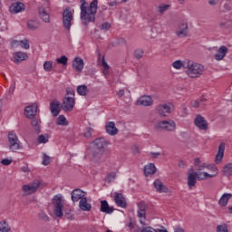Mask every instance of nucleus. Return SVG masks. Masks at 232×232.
I'll use <instances>...</instances> for the list:
<instances>
[{
  "label": "nucleus",
  "instance_id": "1",
  "mask_svg": "<svg viewBox=\"0 0 232 232\" xmlns=\"http://www.w3.org/2000/svg\"><path fill=\"white\" fill-rule=\"evenodd\" d=\"M99 0H93L90 5L86 0H81V20L82 24L88 26L90 23H95V14H97V5Z\"/></svg>",
  "mask_w": 232,
  "mask_h": 232
},
{
  "label": "nucleus",
  "instance_id": "2",
  "mask_svg": "<svg viewBox=\"0 0 232 232\" xmlns=\"http://www.w3.org/2000/svg\"><path fill=\"white\" fill-rule=\"evenodd\" d=\"M183 66L185 70H187V75L190 79H198V77H200V75H202L206 70L204 65L190 60L185 61Z\"/></svg>",
  "mask_w": 232,
  "mask_h": 232
},
{
  "label": "nucleus",
  "instance_id": "3",
  "mask_svg": "<svg viewBox=\"0 0 232 232\" xmlns=\"http://www.w3.org/2000/svg\"><path fill=\"white\" fill-rule=\"evenodd\" d=\"M157 131H175L177 123L173 120L161 121L154 126Z\"/></svg>",
  "mask_w": 232,
  "mask_h": 232
},
{
  "label": "nucleus",
  "instance_id": "4",
  "mask_svg": "<svg viewBox=\"0 0 232 232\" xmlns=\"http://www.w3.org/2000/svg\"><path fill=\"white\" fill-rule=\"evenodd\" d=\"M175 110V106L173 103H160L158 105L156 111L160 117H168V115L171 114V112Z\"/></svg>",
  "mask_w": 232,
  "mask_h": 232
},
{
  "label": "nucleus",
  "instance_id": "5",
  "mask_svg": "<svg viewBox=\"0 0 232 232\" xmlns=\"http://www.w3.org/2000/svg\"><path fill=\"white\" fill-rule=\"evenodd\" d=\"M53 203L54 206V214L56 217H63V208H64V204L63 203V198L61 195H56L53 198Z\"/></svg>",
  "mask_w": 232,
  "mask_h": 232
},
{
  "label": "nucleus",
  "instance_id": "6",
  "mask_svg": "<svg viewBox=\"0 0 232 232\" xmlns=\"http://www.w3.org/2000/svg\"><path fill=\"white\" fill-rule=\"evenodd\" d=\"M75 106V98L72 96H64L61 105L63 111H72Z\"/></svg>",
  "mask_w": 232,
  "mask_h": 232
},
{
  "label": "nucleus",
  "instance_id": "7",
  "mask_svg": "<svg viewBox=\"0 0 232 232\" xmlns=\"http://www.w3.org/2000/svg\"><path fill=\"white\" fill-rule=\"evenodd\" d=\"M87 151L91 160H93V162H99V160H101L102 158V153H104L103 150L95 149V147L92 146L88 148Z\"/></svg>",
  "mask_w": 232,
  "mask_h": 232
},
{
  "label": "nucleus",
  "instance_id": "8",
  "mask_svg": "<svg viewBox=\"0 0 232 232\" xmlns=\"http://www.w3.org/2000/svg\"><path fill=\"white\" fill-rule=\"evenodd\" d=\"M73 19V15L72 14V11L70 9H65L63 14V24L65 30L70 31L72 28V20Z\"/></svg>",
  "mask_w": 232,
  "mask_h": 232
},
{
  "label": "nucleus",
  "instance_id": "9",
  "mask_svg": "<svg viewBox=\"0 0 232 232\" xmlns=\"http://www.w3.org/2000/svg\"><path fill=\"white\" fill-rule=\"evenodd\" d=\"M39 186H41V181H39V179H35L33 183H31L29 185H24L23 190L27 195H33V193H35V191H37V189H39Z\"/></svg>",
  "mask_w": 232,
  "mask_h": 232
},
{
  "label": "nucleus",
  "instance_id": "10",
  "mask_svg": "<svg viewBox=\"0 0 232 232\" xmlns=\"http://www.w3.org/2000/svg\"><path fill=\"white\" fill-rule=\"evenodd\" d=\"M8 139L10 143L9 148L12 150V151H17V150H20L21 145L19 144V139L17 138V135L10 132L8 134Z\"/></svg>",
  "mask_w": 232,
  "mask_h": 232
},
{
  "label": "nucleus",
  "instance_id": "11",
  "mask_svg": "<svg viewBox=\"0 0 232 232\" xmlns=\"http://www.w3.org/2000/svg\"><path fill=\"white\" fill-rule=\"evenodd\" d=\"M146 209H148V205L146 202L140 201L138 203V217L140 219V224L144 225V220H146Z\"/></svg>",
  "mask_w": 232,
  "mask_h": 232
},
{
  "label": "nucleus",
  "instance_id": "12",
  "mask_svg": "<svg viewBox=\"0 0 232 232\" xmlns=\"http://www.w3.org/2000/svg\"><path fill=\"white\" fill-rule=\"evenodd\" d=\"M194 124L199 130H208V121L206 118L202 117L200 114H198L194 120Z\"/></svg>",
  "mask_w": 232,
  "mask_h": 232
},
{
  "label": "nucleus",
  "instance_id": "13",
  "mask_svg": "<svg viewBox=\"0 0 232 232\" xmlns=\"http://www.w3.org/2000/svg\"><path fill=\"white\" fill-rule=\"evenodd\" d=\"M197 184V172L193 169H189L188 172V186L189 189H193Z\"/></svg>",
  "mask_w": 232,
  "mask_h": 232
},
{
  "label": "nucleus",
  "instance_id": "14",
  "mask_svg": "<svg viewBox=\"0 0 232 232\" xmlns=\"http://www.w3.org/2000/svg\"><path fill=\"white\" fill-rule=\"evenodd\" d=\"M176 34L178 37H188L189 34V28L188 26V23L179 24Z\"/></svg>",
  "mask_w": 232,
  "mask_h": 232
},
{
  "label": "nucleus",
  "instance_id": "15",
  "mask_svg": "<svg viewBox=\"0 0 232 232\" xmlns=\"http://www.w3.org/2000/svg\"><path fill=\"white\" fill-rule=\"evenodd\" d=\"M26 59H28V54L19 51L13 54L12 61L14 62L15 64H19V63H23V61H26Z\"/></svg>",
  "mask_w": 232,
  "mask_h": 232
},
{
  "label": "nucleus",
  "instance_id": "16",
  "mask_svg": "<svg viewBox=\"0 0 232 232\" xmlns=\"http://www.w3.org/2000/svg\"><path fill=\"white\" fill-rule=\"evenodd\" d=\"M224 151H226V143L222 142L218 147V150L215 158L216 164H222V160H224Z\"/></svg>",
  "mask_w": 232,
  "mask_h": 232
},
{
  "label": "nucleus",
  "instance_id": "17",
  "mask_svg": "<svg viewBox=\"0 0 232 232\" xmlns=\"http://www.w3.org/2000/svg\"><path fill=\"white\" fill-rule=\"evenodd\" d=\"M72 68L75 70V72H78L81 73L82 70L84 69V60L81 57H76L72 61Z\"/></svg>",
  "mask_w": 232,
  "mask_h": 232
},
{
  "label": "nucleus",
  "instance_id": "18",
  "mask_svg": "<svg viewBox=\"0 0 232 232\" xmlns=\"http://www.w3.org/2000/svg\"><path fill=\"white\" fill-rule=\"evenodd\" d=\"M105 130L108 135H111V137H115L117 133H119V129L115 127V122L109 121L105 124Z\"/></svg>",
  "mask_w": 232,
  "mask_h": 232
},
{
  "label": "nucleus",
  "instance_id": "19",
  "mask_svg": "<svg viewBox=\"0 0 232 232\" xmlns=\"http://www.w3.org/2000/svg\"><path fill=\"white\" fill-rule=\"evenodd\" d=\"M24 4L21 2H16L10 5L9 11L11 14H19L21 12H24Z\"/></svg>",
  "mask_w": 232,
  "mask_h": 232
},
{
  "label": "nucleus",
  "instance_id": "20",
  "mask_svg": "<svg viewBox=\"0 0 232 232\" xmlns=\"http://www.w3.org/2000/svg\"><path fill=\"white\" fill-rule=\"evenodd\" d=\"M61 102L54 100L50 103V110L51 113L53 115V117H57L59 113H61Z\"/></svg>",
  "mask_w": 232,
  "mask_h": 232
},
{
  "label": "nucleus",
  "instance_id": "21",
  "mask_svg": "<svg viewBox=\"0 0 232 232\" xmlns=\"http://www.w3.org/2000/svg\"><path fill=\"white\" fill-rule=\"evenodd\" d=\"M138 106H153V99L151 96H141L138 101H137Z\"/></svg>",
  "mask_w": 232,
  "mask_h": 232
},
{
  "label": "nucleus",
  "instance_id": "22",
  "mask_svg": "<svg viewBox=\"0 0 232 232\" xmlns=\"http://www.w3.org/2000/svg\"><path fill=\"white\" fill-rule=\"evenodd\" d=\"M71 195L72 202H79V200L85 198L84 191H82L81 188H75L72 191Z\"/></svg>",
  "mask_w": 232,
  "mask_h": 232
},
{
  "label": "nucleus",
  "instance_id": "23",
  "mask_svg": "<svg viewBox=\"0 0 232 232\" xmlns=\"http://www.w3.org/2000/svg\"><path fill=\"white\" fill-rule=\"evenodd\" d=\"M24 111L25 117H27V119H32L33 117H35V115H37V105L35 103H33L32 105L27 106Z\"/></svg>",
  "mask_w": 232,
  "mask_h": 232
},
{
  "label": "nucleus",
  "instance_id": "24",
  "mask_svg": "<svg viewBox=\"0 0 232 232\" xmlns=\"http://www.w3.org/2000/svg\"><path fill=\"white\" fill-rule=\"evenodd\" d=\"M91 147L100 150L101 151H104V148L106 147V140H104V138H98L93 140Z\"/></svg>",
  "mask_w": 232,
  "mask_h": 232
},
{
  "label": "nucleus",
  "instance_id": "25",
  "mask_svg": "<svg viewBox=\"0 0 232 232\" xmlns=\"http://www.w3.org/2000/svg\"><path fill=\"white\" fill-rule=\"evenodd\" d=\"M114 201L119 208H127L128 206V203L126 202V198L121 193L115 194Z\"/></svg>",
  "mask_w": 232,
  "mask_h": 232
},
{
  "label": "nucleus",
  "instance_id": "26",
  "mask_svg": "<svg viewBox=\"0 0 232 232\" xmlns=\"http://www.w3.org/2000/svg\"><path fill=\"white\" fill-rule=\"evenodd\" d=\"M154 188L158 193H168V191H169V188H168V187H166V185H164L160 179H156L154 181Z\"/></svg>",
  "mask_w": 232,
  "mask_h": 232
},
{
  "label": "nucleus",
  "instance_id": "27",
  "mask_svg": "<svg viewBox=\"0 0 232 232\" xmlns=\"http://www.w3.org/2000/svg\"><path fill=\"white\" fill-rule=\"evenodd\" d=\"M227 54V47H226L225 45H222L219 47L218 53L215 54L214 59H216V61H222V59H224V57H226Z\"/></svg>",
  "mask_w": 232,
  "mask_h": 232
},
{
  "label": "nucleus",
  "instance_id": "28",
  "mask_svg": "<svg viewBox=\"0 0 232 232\" xmlns=\"http://www.w3.org/2000/svg\"><path fill=\"white\" fill-rule=\"evenodd\" d=\"M100 211H102V213H106L107 215H111V213H113V208L110 207L108 201L102 200L101 202Z\"/></svg>",
  "mask_w": 232,
  "mask_h": 232
},
{
  "label": "nucleus",
  "instance_id": "29",
  "mask_svg": "<svg viewBox=\"0 0 232 232\" xmlns=\"http://www.w3.org/2000/svg\"><path fill=\"white\" fill-rule=\"evenodd\" d=\"M79 208L82 211H92V204L88 203V198H82L79 202Z\"/></svg>",
  "mask_w": 232,
  "mask_h": 232
},
{
  "label": "nucleus",
  "instance_id": "30",
  "mask_svg": "<svg viewBox=\"0 0 232 232\" xmlns=\"http://www.w3.org/2000/svg\"><path fill=\"white\" fill-rule=\"evenodd\" d=\"M157 173V168L155 164L150 163L144 167V175L145 177H149V175H155Z\"/></svg>",
  "mask_w": 232,
  "mask_h": 232
},
{
  "label": "nucleus",
  "instance_id": "31",
  "mask_svg": "<svg viewBox=\"0 0 232 232\" xmlns=\"http://www.w3.org/2000/svg\"><path fill=\"white\" fill-rule=\"evenodd\" d=\"M231 198V193H224L218 200L219 206H221L222 208H226V205L227 204V202H229Z\"/></svg>",
  "mask_w": 232,
  "mask_h": 232
},
{
  "label": "nucleus",
  "instance_id": "32",
  "mask_svg": "<svg viewBox=\"0 0 232 232\" xmlns=\"http://www.w3.org/2000/svg\"><path fill=\"white\" fill-rule=\"evenodd\" d=\"M39 15L42 21H44V23H50V14H48V11H46V8L40 7Z\"/></svg>",
  "mask_w": 232,
  "mask_h": 232
},
{
  "label": "nucleus",
  "instance_id": "33",
  "mask_svg": "<svg viewBox=\"0 0 232 232\" xmlns=\"http://www.w3.org/2000/svg\"><path fill=\"white\" fill-rule=\"evenodd\" d=\"M215 175H210L208 172H197V177L196 179L198 180H206V179H213Z\"/></svg>",
  "mask_w": 232,
  "mask_h": 232
},
{
  "label": "nucleus",
  "instance_id": "34",
  "mask_svg": "<svg viewBox=\"0 0 232 232\" xmlns=\"http://www.w3.org/2000/svg\"><path fill=\"white\" fill-rule=\"evenodd\" d=\"M223 174L225 177H231L232 175V163H227L223 167Z\"/></svg>",
  "mask_w": 232,
  "mask_h": 232
},
{
  "label": "nucleus",
  "instance_id": "35",
  "mask_svg": "<svg viewBox=\"0 0 232 232\" xmlns=\"http://www.w3.org/2000/svg\"><path fill=\"white\" fill-rule=\"evenodd\" d=\"M77 92L79 93V95H82V97L88 95V86L86 85L78 86Z\"/></svg>",
  "mask_w": 232,
  "mask_h": 232
},
{
  "label": "nucleus",
  "instance_id": "36",
  "mask_svg": "<svg viewBox=\"0 0 232 232\" xmlns=\"http://www.w3.org/2000/svg\"><path fill=\"white\" fill-rule=\"evenodd\" d=\"M102 66L103 67V71H102L103 75H105V77L110 75V65H108V63H106V60H104V57H102Z\"/></svg>",
  "mask_w": 232,
  "mask_h": 232
},
{
  "label": "nucleus",
  "instance_id": "37",
  "mask_svg": "<svg viewBox=\"0 0 232 232\" xmlns=\"http://www.w3.org/2000/svg\"><path fill=\"white\" fill-rule=\"evenodd\" d=\"M11 229L10 225L5 220L0 222V232H10Z\"/></svg>",
  "mask_w": 232,
  "mask_h": 232
},
{
  "label": "nucleus",
  "instance_id": "38",
  "mask_svg": "<svg viewBox=\"0 0 232 232\" xmlns=\"http://www.w3.org/2000/svg\"><path fill=\"white\" fill-rule=\"evenodd\" d=\"M27 28H29V30H37V28H39V22L36 20H29L27 22Z\"/></svg>",
  "mask_w": 232,
  "mask_h": 232
},
{
  "label": "nucleus",
  "instance_id": "39",
  "mask_svg": "<svg viewBox=\"0 0 232 232\" xmlns=\"http://www.w3.org/2000/svg\"><path fill=\"white\" fill-rule=\"evenodd\" d=\"M56 124H58V126H68V121H66L64 115H60L56 120Z\"/></svg>",
  "mask_w": 232,
  "mask_h": 232
},
{
  "label": "nucleus",
  "instance_id": "40",
  "mask_svg": "<svg viewBox=\"0 0 232 232\" xmlns=\"http://www.w3.org/2000/svg\"><path fill=\"white\" fill-rule=\"evenodd\" d=\"M31 124L33 127H34L35 133L39 135V133H41V126L39 125V120H32Z\"/></svg>",
  "mask_w": 232,
  "mask_h": 232
},
{
  "label": "nucleus",
  "instance_id": "41",
  "mask_svg": "<svg viewBox=\"0 0 232 232\" xmlns=\"http://www.w3.org/2000/svg\"><path fill=\"white\" fill-rule=\"evenodd\" d=\"M207 169H209V171H212L214 173V174H210V175H215V177H217L218 175V169L217 168V165H215V164L207 165Z\"/></svg>",
  "mask_w": 232,
  "mask_h": 232
},
{
  "label": "nucleus",
  "instance_id": "42",
  "mask_svg": "<svg viewBox=\"0 0 232 232\" xmlns=\"http://www.w3.org/2000/svg\"><path fill=\"white\" fill-rule=\"evenodd\" d=\"M52 162V157L48 156L46 153H43V161L44 166H48Z\"/></svg>",
  "mask_w": 232,
  "mask_h": 232
},
{
  "label": "nucleus",
  "instance_id": "43",
  "mask_svg": "<svg viewBox=\"0 0 232 232\" xmlns=\"http://www.w3.org/2000/svg\"><path fill=\"white\" fill-rule=\"evenodd\" d=\"M93 133V130L91 127H88L84 130L83 137L85 139H92V134Z\"/></svg>",
  "mask_w": 232,
  "mask_h": 232
},
{
  "label": "nucleus",
  "instance_id": "44",
  "mask_svg": "<svg viewBox=\"0 0 232 232\" xmlns=\"http://www.w3.org/2000/svg\"><path fill=\"white\" fill-rule=\"evenodd\" d=\"M56 63H58V64L66 66V64H68V57H66V55H63L62 57L56 59Z\"/></svg>",
  "mask_w": 232,
  "mask_h": 232
},
{
  "label": "nucleus",
  "instance_id": "45",
  "mask_svg": "<svg viewBox=\"0 0 232 232\" xmlns=\"http://www.w3.org/2000/svg\"><path fill=\"white\" fill-rule=\"evenodd\" d=\"M53 66V63L52 61H46L44 63V70L46 72H52V68Z\"/></svg>",
  "mask_w": 232,
  "mask_h": 232
},
{
  "label": "nucleus",
  "instance_id": "46",
  "mask_svg": "<svg viewBox=\"0 0 232 232\" xmlns=\"http://www.w3.org/2000/svg\"><path fill=\"white\" fill-rule=\"evenodd\" d=\"M168 8H169V5L161 4L158 7L159 14H164V12H167Z\"/></svg>",
  "mask_w": 232,
  "mask_h": 232
},
{
  "label": "nucleus",
  "instance_id": "47",
  "mask_svg": "<svg viewBox=\"0 0 232 232\" xmlns=\"http://www.w3.org/2000/svg\"><path fill=\"white\" fill-rule=\"evenodd\" d=\"M115 179H117V173L115 172H111L105 179V180L110 183V182H113V180H115Z\"/></svg>",
  "mask_w": 232,
  "mask_h": 232
},
{
  "label": "nucleus",
  "instance_id": "48",
  "mask_svg": "<svg viewBox=\"0 0 232 232\" xmlns=\"http://www.w3.org/2000/svg\"><path fill=\"white\" fill-rule=\"evenodd\" d=\"M110 28H111V24H110L109 22H104L100 26V30H102L103 32H108Z\"/></svg>",
  "mask_w": 232,
  "mask_h": 232
},
{
  "label": "nucleus",
  "instance_id": "49",
  "mask_svg": "<svg viewBox=\"0 0 232 232\" xmlns=\"http://www.w3.org/2000/svg\"><path fill=\"white\" fill-rule=\"evenodd\" d=\"M172 66L175 70H180V68H184V63L180 60H178L173 62Z\"/></svg>",
  "mask_w": 232,
  "mask_h": 232
},
{
  "label": "nucleus",
  "instance_id": "50",
  "mask_svg": "<svg viewBox=\"0 0 232 232\" xmlns=\"http://www.w3.org/2000/svg\"><path fill=\"white\" fill-rule=\"evenodd\" d=\"M21 47L24 48V50H30V42H28L27 39L21 40Z\"/></svg>",
  "mask_w": 232,
  "mask_h": 232
},
{
  "label": "nucleus",
  "instance_id": "51",
  "mask_svg": "<svg viewBox=\"0 0 232 232\" xmlns=\"http://www.w3.org/2000/svg\"><path fill=\"white\" fill-rule=\"evenodd\" d=\"M231 23L227 20H223L219 23V28H229Z\"/></svg>",
  "mask_w": 232,
  "mask_h": 232
},
{
  "label": "nucleus",
  "instance_id": "52",
  "mask_svg": "<svg viewBox=\"0 0 232 232\" xmlns=\"http://www.w3.org/2000/svg\"><path fill=\"white\" fill-rule=\"evenodd\" d=\"M217 232H228L227 225H226V224L218 225L217 227Z\"/></svg>",
  "mask_w": 232,
  "mask_h": 232
},
{
  "label": "nucleus",
  "instance_id": "53",
  "mask_svg": "<svg viewBox=\"0 0 232 232\" xmlns=\"http://www.w3.org/2000/svg\"><path fill=\"white\" fill-rule=\"evenodd\" d=\"M38 142L40 144H46V142H48V136L40 135L38 137Z\"/></svg>",
  "mask_w": 232,
  "mask_h": 232
},
{
  "label": "nucleus",
  "instance_id": "54",
  "mask_svg": "<svg viewBox=\"0 0 232 232\" xmlns=\"http://www.w3.org/2000/svg\"><path fill=\"white\" fill-rule=\"evenodd\" d=\"M65 97H74L75 98V91H73V89H72V88H67Z\"/></svg>",
  "mask_w": 232,
  "mask_h": 232
},
{
  "label": "nucleus",
  "instance_id": "55",
  "mask_svg": "<svg viewBox=\"0 0 232 232\" xmlns=\"http://www.w3.org/2000/svg\"><path fill=\"white\" fill-rule=\"evenodd\" d=\"M134 55L136 59H142V55H144V51L138 49L134 52Z\"/></svg>",
  "mask_w": 232,
  "mask_h": 232
},
{
  "label": "nucleus",
  "instance_id": "56",
  "mask_svg": "<svg viewBox=\"0 0 232 232\" xmlns=\"http://www.w3.org/2000/svg\"><path fill=\"white\" fill-rule=\"evenodd\" d=\"M190 106H191L192 108H199V106H200V101H198V100H193V101H191V102H190Z\"/></svg>",
  "mask_w": 232,
  "mask_h": 232
},
{
  "label": "nucleus",
  "instance_id": "57",
  "mask_svg": "<svg viewBox=\"0 0 232 232\" xmlns=\"http://www.w3.org/2000/svg\"><path fill=\"white\" fill-rule=\"evenodd\" d=\"M39 217H40L41 220H44V222L50 221V218L45 213H40Z\"/></svg>",
  "mask_w": 232,
  "mask_h": 232
},
{
  "label": "nucleus",
  "instance_id": "58",
  "mask_svg": "<svg viewBox=\"0 0 232 232\" xmlns=\"http://www.w3.org/2000/svg\"><path fill=\"white\" fill-rule=\"evenodd\" d=\"M188 115V107L186 105L181 106V117H187Z\"/></svg>",
  "mask_w": 232,
  "mask_h": 232
},
{
  "label": "nucleus",
  "instance_id": "59",
  "mask_svg": "<svg viewBox=\"0 0 232 232\" xmlns=\"http://www.w3.org/2000/svg\"><path fill=\"white\" fill-rule=\"evenodd\" d=\"M1 164H3V166H10V164H12V160L4 159L1 160Z\"/></svg>",
  "mask_w": 232,
  "mask_h": 232
},
{
  "label": "nucleus",
  "instance_id": "60",
  "mask_svg": "<svg viewBox=\"0 0 232 232\" xmlns=\"http://www.w3.org/2000/svg\"><path fill=\"white\" fill-rule=\"evenodd\" d=\"M140 232H159V231H157L153 227H144Z\"/></svg>",
  "mask_w": 232,
  "mask_h": 232
},
{
  "label": "nucleus",
  "instance_id": "61",
  "mask_svg": "<svg viewBox=\"0 0 232 232\" xmlns=\"http://www.w3.org/2000/svg\"><path fill=\"white\" fill-rule=\"evenodd\" d=\"M116 44H119V46H122L126 44V39L124 38H120L117 40Z\"/></svg>",
  "mask_w": 232,
  "mask_h": 232
},
{
  "label": "nucleus",
  "instance_id": "62",
  "mask_svg": "<svg viewBox=\"0 0 232 232\" xmlns=\"http://www.w3.org/2000/svg\"><path fill=\"white\" fill-rule=\"evenodd\" d=\"M218 3H220V0H208V5H210V6H217Z\"/></svg>",
  "mask_w": 232,
  "mask_h": 232
},
{
  "label": "nucleus",
  "instance_id": "63",
  "mask_svg": "<svg viewBox=\"0 0 232 232\" xmlns=\"http://www.w3.org/2000/svg\"><path fill=\"white\" fill-rule=\"evenodd\" d=\"M205 168H208V164H206V163H201V164L198 167V171H202V169H204Z\"/></svg>",
  "mask_w": 232,
  "mask_h": 232
},
{
  "label": "nucleus",
  "instance_id": "64",
  "mask_svg": "<svg viewBox=\"0 0 232 232\" xmlns=\"http://www.w3.org/2000/svg\"><path fill=\"white\" fill-rule=\"evenodd\" d=\"M174 232H186V230L182 227H176Z\"/></svg>",
  "mask_w": 232,
  "mask_h": 232
}]
</instances>
